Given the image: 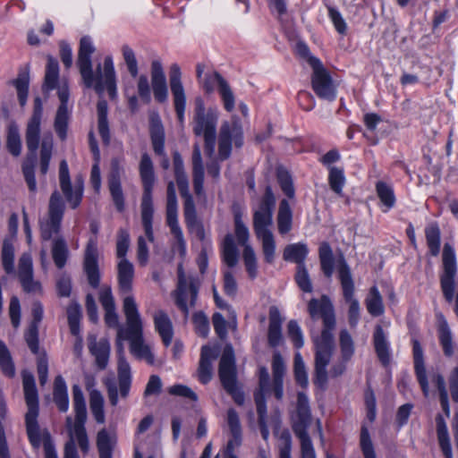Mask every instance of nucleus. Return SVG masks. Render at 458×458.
<instances>
[{
	"label": "nucleus",
	"mask_w": 458,
	"mask_h": 458,
	"mask_svg": "<svg viewBox=\"0 0 458 458\" xmlns=\"http://www.w3.org/2000/svg\"><path fill=\"white\" fill-rule=\"evenodd\" d=\"M96 47L90 37L84 36L80 40L77 66L79 68L83 83L87 88H93L99 96L97 105L98 129L102 140L108 144L110 140L109 126L107 121V103L102 98L105 91H107L110 98L117 96L116 76L113 58L110 55L105 57L103 64H98L93 71L91 55Z\"/></svg>",
	"instance_id": "1"
},
{
	"label": "nucleus",
	"mask_w": 458,
	"mask_h": 458,
	"mask_svg": "<svg viewBox=\"0 0 458 458\" xmlns=\"http://www.w3.org/2000/svg\"><path fill=\"white\" fill-rule=\"evenodd\" d=\"M309 313L313 320L319 318L323 320L324 328L320 335L312 334L315 345V383L322 386L327 380V367L330 362L335 349L333 330L335 318L333 305L328 297L323 295L320 299H311L308 305Z\"/></svg>",
	"instance_id": "2"
},
{
	"label": "nucleus",
	"mask_w": 458,
	"mask_h": 458,
	"mask_svg": "<svg viewBox=\"0 0 458 458\" xmlns=\"http://www.w3.org/2000/svg\"><path fill=\"white\" fill-rule=\"evenodd\" d=\"M123 310L126 318V327H119L118 339L128 340L131 353L136 359L153 365L155 355L151 346L144 341L142 320L132 296H126L123 299Z\"/></svg>",
	"instance_id": "3"
},
{
	"label": "nucleus",
	"mask_w": 458,
	"mask_h": 458,
	"mask_svg": "<svg viewBox=\"0 0 458 458\" xmlns=\"http://www.w3.org/2000/svg\"><path fill=\"white\" fill-rule=\"evenodd\" d=\"M276 199L270 186H267L264 197L253 214V229L255 235L261 242L264 261L272 264L276 259V244L271 231L273 210Z\"/></svg>",
	"instance_id": "4"
},
{
	"label": "nucleus",
	"mask_w": 458,
	"mask_h": 458,
	"mask_svg": "<svg viewBox=\"0 0 458 458\" xmlns=\"http://www.w3.org/2000/svg\"><path fill=\"white\" fill-rule=\"evenodd\" d=\"M72 402L75 420L73 421L70 416L66 418L69 440L64 445V458H80L76 442L83 453L89 450V440L84 426L87 420L86 404L82 390L78 385L72 386Z\"/></svg>",
	"instance_id": "5"
},
{
	"label": "nucleus",
	"mask_w": 458,
	"mask_h": 458,
	"mask_svg": "<svg viewBox=\"0 0 458 458\" xmlns=\"http://www.w3.org/2000/svg\"><path fill=\"white\" fill-rule=\"evenodd\" d=\"M139 170L143 187V193L140 203L141 222L147 239L152 242L154 241V233L152 228V219L154 214L152 191L156 178L151 158L147 153H144L141 156Z\"/></svg>",
	"instance_id": "6"
},
{
	"label": "nucleus",
	"mask_w": 458,
	"mask_h": 458,
	"mask_svg": "<svg viewBox=\"0 0 458 458\" xmlns=\"http://www.w3.org/2000/svg\"><path fill=\"white\" fill-rule=\"evenodd\" d=\"M217 120V110L206 109L204 101L200 98H196L192 131L196 136L204 137L205 154L209 157L215 152Z\"/></svg>",
	"instance_id": "7"
},
{
	"label": "nucleus",
	"mask_w": 458,
	"mask_h": 458,
	"mask_svg": "<svg viewBox=\"0 0 458 458\" xmlns=\"http://www.w3.org/2000/svg\"><path fill=\"white\" fill-rule=\"evenodd\" d=\"M219 377L224 388L232 395L233 401L239 405L243 404L244 394L237 386L234 354L230 345L224 349L219 363Z\"/></svg>",
	"instance_id": "8"
},
{
	"label": "nucleus",
	"mask_w": 458,
	"mask_h": 458,
	"mask_svg": "<svg viewBox=\"0 0 458 458\" xmlns=\"http://www.w3.org/2000/svg\"><path fill=\"white\" fill-rule=\"evenodd\" d=\"M338 277L343 289L344 300L349 303L348 319L351 327L357 326L360 319V303L354 298V283L349 266L344 258L341 255L336 260Z\"/></svg>",
	"instance_id": "9"
},
{
	"label": "nucleus",
	"mask_w": 458,
	"mask_h": 458,
	"mask_svg": "<svg viewBox=\"0 0 458 458\" xmlns=\"http://www.w3.org/2000/svg\"><path fill=\"white\" fill-rule=\"evenodd\" d=\"M65 209L64 202L61 194L55 191L48 203V209L46 217L39 221L40 236L42 240L48 241L54 235L58 234L61 230V224Z\"/></svg>",
	"instance_id": "10"
},
{
	"label": "nucleus",
	"mask_w": 458,
	"mask_h": 458,
	"mask_svg": "<svg viewBox=\"0 0 458 458\" xmlns=\"http://www.w3.org/2000/svg\"><path fill=\"white\" fill-rule=\"evenodd\" d=\"M309 63L313 68L311 86L314 92L321 99L334 101L337 96V89L328 72L316 57H310Z\"/></svg>",
	"instance_id": "11"
},
{
	"label": "nucleus",
	"mask_w": 458,
	"mask_h": 458,
	"mask_svg": "<svg viewBox=\"0 0 458 458\" xmlns=\"http://www.w3.org/2000/svg\"><path fill=\"white\" fill-rule=\"evenodd\" d=\"M198 283L191 277H186L182 265L178 266V285L175 295V303L178 308L188 315L189 308L195 305L198 296Z\"/></svg>",
	"instance_id": "12"
},
{
	"label": "nucleus",
	"mask_w": 458,
	"mask_h": 458,
	"mask_svg": "<svg viewBox=\"0 0 458 458\" xmlns=\"http://www.w3.org/2000/svg\"><path fill=\"white\" fill-rule=\"evenodd\" d=\"M238 148L242 145V129L239 120L233 117L232 123L225 122L218 137V156L221 160L231 155L232 143Z\"/></svg>",
	"instance_id": "13"
},
{
	"label": "nucleus",
	"mask_w": 458,
	"mask_h": 458,
	"mask_svg": "<svg viewBox=\"0 0 458 458\" xmlns=\"http://www.w3.org/2000/svg\"><path fill=\"white\" fill-rule=\"evenodd\" d=\"M166 224L177 241L182 255L185 254L186 243L178 223V204L174 182H169L166 190Z\"/></svg>",
	"instance_id": "14"
},
{
	"label": "nucleus",
	"mask_w": 458,
	"mask_h": 458,
	"mask_svg": "<svg viewBox=\"0 0 458 458\" xmlns=\"http://www.w3.org/2000/svg\"><path fill=\"white\" fill-rule=\"evenodd\" d=\"M206 93H212L217 88L224 107L232 112L234 109L235 98L228 82L216 72L206 73L199 82Z\"/></svg>",
	"instance_id": "15"
},
{
	"label": "nucleus",
	"mask_w": 458,
	"mask_h": 458,
	"mask_svg": "<svg viewBox=\"0 0 458 458\" xmlns=\"http://www.w3.org/2000/svg\"><path fill=\"white\" fill-rule=\"evenodd\" d=\"M169 85L178 121L181 124H183L186 109V93L182 81V71L177 64H173L170 66Z\"/></svg>",
	"instance_id": "16"
},
{
	"label": "nucleus",
	"mask_w": 458,
	"mask_h": 458,
	"mask_svg": "<svg viewBox=\"0 0 458 458\" xmlns=\"http://www.w3.org/2000/svg\"><path fill=\"white\" fill-rule=\"evenodd\" d=\"M59 182L61 191L72 208L81 204L83 195V182L77 179L72 185L71 182L68 164L62 160L59 167Z\"/></svg>",
	"instance_id": "17"
},
{
	"label": "nucleus",
	"mask_w": 458,
	"mask_h": 458,
	"mask_svg": "<svg viewBox=\"0 0 458 458\" xmlns=\"http://www.w3.org/2000/svg\"><path fill=\"white\" fill-rule=\"evenodd\" d=\"M43 104L40 98L34 99L33 112L29 118L25 131V140L28 150L34 156L39 146Z\"/></svg>",
	"instance_id": "18"
},
{
	"label": "nucleus",
	"mask_w": 458,
	"mask_h": 458,
	"mask_svg": "<svg viewBox=\"0 0 458 458\" xmlns=\"http://www.w3.org/2000/svg\"><path fill=\"white\" fill-rule=\"evenodd\" d=\"M38 413L27 412L25 415L26 430L31 445L38 449L41 445L44 446L45 458H47V446L56 453L55 447L51 440L50 434L45 428H40L38 423Z\"/></svg>",
	"instance_id": "19"
},
{
	"label": "nucleus",
	"mask_w": 458,
	"mask_h": 458,
	"mask_svg": "<svg viewBox=\"0 0 458 458\" xmlns=\"http://www.w3.org/2000/svg\"><path fill=\"white\" fill-rule=\"evenodd\" d=\"M294 432L301 441V458H317L311 439L305 428L295 427ZM279 458H291L292 442L288 433L282 434Z\"/></svg>",
	"instance_id": "20"
},
{
	"label": "nucleus",
	"mask_w": 458,
	"mask_h": 458,
	"mask_svg": "<svg viewBox=\"0 0 458 458\" xmlns=\"http://www.w3.org/2000/svg\"><path fill=\"white\" fill-rule=\"evenodd\" d=\"M18 278L23 291L30 294H42L41 283L34 279L32 258L30 253H23L18 264Z\"/></svg>",
	"instance_id": "21"
},
{
	"label": "nucleus",
	"mask_w": 458,
	"mask_h": 458,
	"mask_svg": "<svg viewBox=\"0 0 458 458\" xmlns=\"http://www.w3.org/2000/svg\"><path fill=\"white\" fill-rule=\"evenodd\" d=\"M84 271L87 275L89 284L93 288H98L100 283L98 269V251L97 242L90 239L87 244L83 262Z\"/></svg>",
	"instance_id": "22"
},
{
	"label": "nucleus",
	"mask_w": 458,
	"mask_h": 458,
	"mask_svg": "<svg viewBox=\"0 0 458 458\" xmlns=\"http://www.w3.org/2000/svg\"><path fill=\"white\" fill-rule=\"evenodd\" d=\"M150 76L151 86L155 99L159 103L166 102L168 98V89L166 77L161 61H152L150 68Z\"/></svg>",
	"instance_id": "23"
},
{
	"label": "nucleus",
	"mask_w": 458,
	"mask_h": 458,
	"mask_svg": "<svg viewBox=\"0 0 458 458\" xmlns=\"http://www.w3.org/2000/svg\"><path fill=\"white\" fill-rule=\"evenodd\" d=\"M89 349L90 353L95 357L96 364L100 369H104L109 360L110 344L105 338L97 340V336L89 335L88 337Z\"/></svg>",
	"instance_id": "24"
},
{
	"label": "nucleus",
	"mask_w": 458,
	"mask_h": 458,
	"mask_svg": "<svg viewBox=\"0 0 458 458\" xmlns=\"http://www.w3.org/2000/svg\"><path fill=\"white\" fill-rule=\"evenodd\" d=\"M375 191L382 212L386 213L394 208L396 197L392 183L379 180L375 184Z\"/></svg>",
	"instance_id": "25"
},
{
	"label": "nucleus",
	"mask_w": 458,
	"mask_h": 458,
	"mask_svg": "<svg viewBox=\"0 0 458 458\" xmlns=\"http://www.w3.org/2000/svg\"><path fill=\"white\" fill-rule=\"evenodd\" d=\"M22 385L26 404L28 406L27 412L38 413V396L35 384L34 376L30 372H22Z\"/></svg>",
	"instance_id": "26"
},
{
	"label": "nucleus",
	"mask_w": 458,
	"mask_h": 458,
	"mask_svg": "<svg viewBox=\"0 0 458 458\" xmlns=\"http://www.w3.org/2000/svg\"><path fill=\"white\" fill-rule=\"evenodd\" d=\"M134 278V267L127 259H122L117 264V279L119 289L123 293H128L132 289Z\"/></svg>",
	"instance_id": "27"
},
{
	"label": "nucleus",
	"mask_w": 458,
	"mask_h": 458,
	"mask_svg": "<svg viewBox=\"0 0 458 458\" xmlns=\"http://www.w3.org/2000/svg\"><path fill=\"white\" fill-rule=\"evenodd\" d=\"M412 351L414 359V369L417 376V379L421 386L425 396L428 395V385L427 379L426 369L423 361V351L418 340L412 342Z\"/></svg>",
	"instance_id": "28"
},
{
	"label": "nucleus",
	"mask_w": 458,
	"mask_h": 458,
	"mask_svg": "<svg viewBox=\"0 0 458 458\" xmlns=\"http://www.w3.org/2000/svg\"><path fill=\"white\" fill-rule=\"evenodd\" d=\"M192 174L194 191L196 195L200 196L203 194L204 166L202 164L200 148L198 144H195L193 148Z\"/></svg>",
	"instance_id": "29"
},
{
	"label": "nucleus",
	"mask_w": 458,
	"mask_h": 458,
	"mask_svg": "<svg viewBox=\"0 0 458 458\" xmlns=\"http://www.w3.org/2000/svg\"><path fill=\"white\" fill-rule=\"evenodd\" d=\"M154 325L164 344L168 346L174 335L173 325L168 315L163 310L157 311L154 315Z\"/></svg>",
	"instance_id": "30"
},
{
	"label": "nucleus",
	"mask_w": 458,
	"mask_h": 458,
	"mask_svg": "<svg viewBox=\"0 0 458 458\" xmlns=\"http://www.w3.org/2000/svg\"><path fill=\"white\" fill-rule=\"evenodd\" d=\"M273 391L276 399L283 397V377L285 373L284 360L279 352H275L272 360Z\"/></svg>",
	"instance_id": "31"
},
{
	"label": "nucleus",
	"mask_w": 458,
	"mask_h": 458,
	"mask_svg": "<svg viewBox=\"0 0 458 458\" xmlns=\"http://www.w3.org/2000/svg\"><path fill=\"white\" fill-rule=\"evenodd\" d=\"M215 357L214 349L209 346L202 347L198 369L199 379L202 384H207L212 378V360Z\"/></svg>",
	"instance_id": "32"
},
{
	"label": "nucleus",
	"mask_w": 458,
	"mask_h": 458,
	"mask_svg": "<svg viewBox=\"0 0 458 458\" xmlns=\"http://www.w3.org/2000/svg\"><path fill=\"white\" fill-rule=\"evenodd\" d=\"M282 318L276 307L269 310L268 343L271 346H278L282 342Z\"/></svg>",
	"instance_id": "33"
},
{
	"label": "nucleus",
	"mask_w": 458,
	"mask_h": 458,
	"mask_svg": "<svg viewBox=\"0 0 458 458\" xmlns=\"http://www.w3.org/2000/svg\"><path fill=\"white\" fill-rule=\"evenodd\" d=\"M373 342L379 360L386 365L390 360L389 343L380 326H377L375 329Z\"/></svg>",
	"instance_id": "34"
},
{
	"label": "nucleus",
	"mask_w": 458,
	"mask_h": 458,
	"mask_svg": "<svg viewBox=\"0 0 458 458\" xmlns=\"http://www.w3.org/2000/svg\"><path fill=\"white\" fill-rule=\"evenodd\" d=\"M277 229L284 235L292 230L293 212L286 199L281 200L276 216Z\"/></svg>",
	"instance_id": "35"
},
{
	"label": "nucleus",
	"mask_w": 458,
	"mask_h": 458,
	"mask_svg": "<svg viewBox=\"0 0 458 458\" xmlns=\"http://www.w3.org/2000/svg\"><path fill=\"white\" fill-rule=\"evenodd\" d=\"M52 258L58 268H63L69 258V249L64 237L57 236L52 241Z\"/></svg>",
	"instance_id": "36"
},
{
	"label": "nucleus",
	"mask_w": 458,
	"mask_h": 458,
	"mask_svg": "<svg viewBox=\"0 0 458 458\" xmlns=\"http://www.w3.org/2000/svg\"><path fill=\"white\" fill-rule=\"evenodd\" d=\"M365 305L368 312L372 317H379L384 314L383 297L377 286L370 287L365 299Z\"/></svg>",
	"instance_id": "37"
},
{
	"label": "nucleus",
	"mask_w": 458,
	"mask_h": 458,
	"mask_svg": "<svg viewBox=\"0 0 458 458\" xmlns=\"http://www.w3.org/2000/svg\"><path fill=\"white\" fill-rule=\"evenodd\" d=\"M54 402L60 411L65 412L69 408L67 386L62 376H57L54 382Z\"/></svg>",
	"instance_id": "38"
},
{
	"label": "nucleus",
	"mask_w": 458,
	"mask_h": 458,
	"mask_svg": "<svg viewBox=\"0 0 458 458\" xmlns=\"http://www.w3.org/2000/svg\"><path fill=\"white\" fill-rule=\"evenodd\" d=\"M308 252V247L304 243L289 244L284 250V259L294 262L297 264V267H300L301 265H305L304 260Z\"/></svg>",
	"instance_id": "39"
},
{
	"label": "nucleus",
	"mask_w": 458,
	"mask_h": 458,
	"mask_svg": "<svg viewBox=\"0 0 458 458\" xmlns=\"http://www.w3.org/2000/svg\"><path fill=\"white\" fill-rule=\"evenodd\" d=\"M222 257L224 262L229 267H233L237 265L239 259V251L234 243L232 234L225 235L222 245Z\"/></svg>",
	"instance_id": "40"
},
{
	"label": "nucleus",
	"mask_w": 458,
	"mask_h": 458,
	"mask_svg": "<svg viewBox=\"0 0 458 458\" xmlns=\"http://www.w3.org/2000/svg\"><path fill=\"white\" fill-rule=\"evenodd\" d=\"M6 148L13 157H19L21 153V139L19 127L16 123H11L7 126Z\"/></svg>",
	"instance_id": "41"
},
{
	"label": "nucleus",
	"mask_w": 458,
	"mask_h": 458,
	"mask_svg": "<svg viewBox=\"0 0 458 458\" xmlns=\"http://www.w3.org/2000/svg\"><path fill=\"white\" fill-rule=\"evenodd\" d=\"M115 438L114 435L109 434L105 428L98 433L97 445L99 453V458H112V451Z\"/></svg>",
	"instance_id": "42"
},
{
	"label": "nucleus",
	"mask_w": 458,
	"mask_h": 458,
	"mask_svg": "<svg viewBox=\"0 0 458 458\" xmlns=\"http://www.w3.org/2000/svg\"><path fill=\"white\" fill-rule=\"evenodd\" d=\"M438 338L444 353L446 356H452L454 354L452 332L447 321L443 317H441L438 324Z\"/></svg>",
	"instance_id": "43"
},
{
	"label": "nucleus",
	"mask_w": 458,
	"mask_h": 458,
	"mask_svg": "<svg viewBox=\"0 0 458 458\" xmlns=\"http://www.w3.org/2000/svg\"><path fill=\"white\" fill-rule=\"evenodd\" d=\"M110 194L116 209L120 212L124 209V197L122 190L119 174H113L108 182Z\"/></svg>",
	"instance_id": "44"
},
{
	"label": "nucleus",
	"mask_w": 458,
	"mask_h": 458,
	"mask_svg": "<svg viewBox=\"0 0 458 458\" xmlns=\"http://www.w3.org/2000/svg\"><path fill=\"white\" fill-rule=\"evenodd\" d=\"M59 78V65L55 58L51 55L47 56V64L46 67L44 89L52 90L56 87Z\"/></svg>",
	"instance_id": "45"
},
{
	"label": "nucleus",
	"mask_w": 458,
	"mask_h": 458,
	"mask_svg": "<svg viewBox=\"0 0 458 458\" xmlns=\"http://www.w3.org/2000/svg\"><path fill=\"white\" fill-rule=\"evenodd\" d=\"M53 137L50 133L45 134L41 140L40 148V172L46 174L48 170L49 162L52 157Z\"/></svg>",
	"instance_id": "46"
},
{
	"label": "nucleus",
	"mask_w": 458,
	"mask_h": 458,
	"mask_svg": "<svg viewBox=\"0 0 458 458\" xmlns=\"http://www.w3.org/2000/svg\"><path fill=\"white\" fill-rule=\"evenodd\" d=\"M90 411L98 423L105 422L104 398L100 392L93 390L89 394Z\"/></svg>",
	"instance_id": "47"
},
{
	"label": "nucleus",
	"mask_w": 458,
	"mask_h": 458,
	"mask_svg": "<svg viewBox=\"0 0 458 458\" xmlns=\"http://www.w3.org/2000/svg\"><path fill=\"white\" fill-rule=\"evenodd\" d=\"M182 197L184 199V204H183V216H184V221L188 228L192 227L193 225H196L199 224V221L197 219V214L195 210V205L192 199V197L191 196L189 192V189L186 190V192L180 191Z\"/></svg>",
	"instance_id": "48"
},
{
	"label": "nucleus",
	"mask_w": 458,
	"mask_h": 458,
	"mask_svg": "<svg viewBox=\"0 0 458 458\" xmlns=\"http://www.w3.org/2000/svg\"><path fill=\"white\" fill-rule=\"evenodd\" d=\"M425 234L430 254L434 257L437 256L440 251V230L438 226L436 224L428 225L425 228Z\"/></svg>",
	"instance_id": "49"
},
{
	"label": "nucleus",
	"mask_w": 458,
	"mask_h": 458,
	"mask_svg": "<svg viewBox=\"0 0 458 458\" xmlns=\"http://www.w3.org/2000/svg\"><path fill=\"white\" fill-rule=\"evenodd\" d=\"M173 159L176 183L178 185L179 191L185 193L186 190L189 189V182L184 172L182 158L178 152H175L174 154Z\"/></svg>",
	"instance_id": "50"
},
{
	"label": "nucleus",
	"mask_w": 458,
	"mask_h": 458,
	"mask_svg": "<svg viewBox=\"0 0 458 458\" xmlns=\"http://www.w3.org/2000/svg\"><path fill=\"white\" fill-rule=\"evenodd\" d=\"M69 120L68 106H59L55 119V130L61 140H64L67 134V125Z\"/></svg>",
	"instance_id": "51"
},
{
	"label": "nucleus",
	"mask_w": 458,
	"mask_h": 458,
	"mask_svg": "<svg viewBox=\"0 0 458 458\" xmlns=\"http://www.w3.org/2000/svg\"><path fill=\"white\" fill-rule=\"evenodd\" d=\"M242 259L249 276L255 278L258 276V262L255 250L250 245L243 248Z\"/></svg>",
	"instance_id": "52"
},
{
	"label": "nucleus",
	"mask_w": 458,
	"mask_h": 458,
	"mask_svg": "<svg viewBox=\"0 0 458 458\" xmlns=\"http://www.w3.org/2000/svg\"><path fill=\"white\" fill-rule=\"evenodd\" d=\"M2 264L7 274L14 272V247L9 240H4L2 247Z\"/></svg>",
	"instance_id": "53"
},
{
	"label": "nucleus",
	"mask_w": 458,
	"mask_h": 458,
	"mask_svg": "<svg viewBox=\"0 0 458 458\" xmlns=\"http://www.w3.org/2000/svg\"><path fill=\"white\" fill-rule=\"evenodd\" d=\"M328 182L330 188L336 194H341L345 183V176L343 168L337 166L329 167Z\"/></svg>",
	"instance_id": "54"
},
{
	"label": "nucleus",
	"mask_w": 458,
	"mask_h": 458,
	"mask_svg": "<svg viewBox=\"0 0 458 458\" xmlns=\"http://www.w3.org/2000/svg\"><path fill=\"white\" fill-rule=\"evenodd\" d=\"M0 368L3 373L12 377L15 374V368L11 354L4 342L0 341Z\"/></svg>",
	"instance_id": "55"
},
{
	"label": "nucleus",
	"mask_w": 458,
	"mask_h": 458,
	"mask_svg": "<svg viewBox=\"0 0 458 458\" xmlns=\"http://www.w3.org/2000/svg\"><path fill=\"white\" fill-rule=\"evenodd\" d=\"M81 317V306L76 302L71 303L67 308V318L71 333L73 335H78L80 333Z\"/></svg>",
	"instance_id": "56"
},
{
	"label": "nucleus",
	"mask_w": 458,
	"mask_h": 458,
	"mask_svg": "<svg viewBox=\"0 0 458 458\" xmlns=\"http://www.w3.org/2000/svg\"><path fill=\"white\" fill-rule=\"evenodd\" d=\"M122 54L129 73L132 78H136L139 74V66L133 49L127 45H123Z\"/></svg>",
	"instance_id": "57"
},
{
	"label": "nucleus",
	"mask_w": 458,
	"mask_h": 458,
	"mask_svg": "<svg viewBox=\"0 0 458 458\" xmlns=\"http://www.w3.org/2000/svg\"><path fill=\"white\" fill-rule=\"evenodd\" d=\"M234 233L239 244L242 245L243 248H245L246 245H250L248 243L250 232L248 227L242 222L240 212H236L234 214Z\"/></svg>",
	"instance_id": "58"
},
{
	"label": "nucleus",
	"mask_w": 458,
	"mask_h": 458,
	"mask_svg": "<svg viewBox=\"0 0 458 458\" xmlns=\"http://www.w3.org/2000/svg\"><path fill=\"white\" fill-rule=\"evenodd\" d=\"M340 348L342 359L344 362L351 360L354 353V344L351 335L347 330H342L340 332Z\"/></svg>",
	"instance_id": "59"
},
{
	"label": "nucleus",
	"mask_w": 458,
	"mask_h": 458,
	"mask_svg": "<svg viewBox=\"0 0 458 458\" xmlns=\"http://www.w3.org/2000/svg\"><path fill=\"white\" fill-rule=\"evenodd\" d=\"M13 84L17 90L19 103L21 106H25L28 98L29 75L27 73L20 74L14 81Z\"/></svg>",
	"instance_id": "60"
},
{
	"label": "nucleus",
	"mask_w": 458,
	"mask_h": 458,
	"mask_svg": "<svg viewBox=\"0 0 458 458\" xmlns=\"http://www.w3.org/2000/svg\"><path fill=\"white\" fill-rule=\"evenodd\" d=\"M294 377L296 382L302 387L308 386V375L303 359L300 352L294 355Z\"/></svg>",
	"instance_id": "61"
},
{
	"label": "nucleus",
	"mask_w": 458,
	"mask_h": 458,
	"mask_svg": "<svg viewBox=\"0 0 458 458\" xmlns=\"http://www.w3.org/2000/svg\"><path fill=\"white\" fill-rule=\"evenodd\" d=\"M433 382L436 384L440 395L441 407L447 417L450 416V408L448 403V394L445 388V383L444 377L441 375H437L433 378Z\"/></svg>",
	"instance_id": "62"
},
{
	"label": "nucleus",
	"mask_w": 458,
	"mask_h": 458,
	"mask_svg": "<svg viewBox=\"0 0 458 458\" xmlns=\"http://www.w3.org/2000/svg\"><path fill=\"white\" fill-rule=\"evenodd\" d=\"M360 444L364 458H377L369 430L366 427L361 428Z\"/></svg>",
	"instance_id": "63"
},
{
	"label": "nucleus",
	"mask_w": 458,
	"mask_h": 458,
	"mask_svg": "<svg viewBox=\"0 0 458 458\" xmlns=\"http://www.w3.org/2000/svg\"><path fill=\"white\" fill-rule=\"evenodd\" d=\"M288 335L291 338L293 345L300 349L304 344L303 335L298 323L294 320H291L287 326Z\"/></svg>",
	"instance_id": "64"
}]
</instances>
